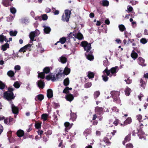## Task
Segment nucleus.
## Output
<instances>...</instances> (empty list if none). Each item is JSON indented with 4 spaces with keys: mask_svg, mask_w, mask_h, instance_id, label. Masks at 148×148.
<instances>
[{
    "mask_svg": "<svg viewBox=\"0 0 148 148\" xmlns=\"http://www.w3.org/2000/svg\"><path fill=\"white\" fill-rule=\"evenodd\" d=\"M13 90V88L11 87L9 88L8 91L4 93V97L8 100L13 99L14 97L13 93L12 92Z\"/></svg>",
    "mask_w": 148,
    "mask_h": 148,
    "instance_id": "f257e3e1",
    "label": "nucleus"
},
{
    "mask_svg": "<svg viewBox=\"0 0 148 148\" xmlns=\"http://www.w3.org/2000/svg\"><path fill=\"white\" fill-rule=\"evenodd\" d=\"M117 67L112 68L110 70H108L107 68H106L105 70L103 71V73L104 74L105 73H106V75L108 76L111 77L112 75H114L115 76V74L116 73V70Z\"/></svg>",
    "mask_w": 148,
    "mask_h": 148,
    "instance_id": "f03ea898",
    "label": "nucleus"
},
{
    "mask_svg": "<svg viewBox=\"0 0 148 148\" xmlns=\"http://www.w3.org/2000/svg\"><path fill=\"white\" fill-rule=\"evenodd\" d=\"M81 44L82 46L84 47L85 50L87 52H89L91 48L90 44L88 43L86 41H83L81 42Z\"/></svg>",
    "mask_w": 148,
    "mask_h": 148,
    "instance_id": "7ed1b4c3",
    "label": "nucleus"
},
{
    "mask_svg": "<svg viewBox=\"0 0 148 148\" xmlns=\"http://www.w3.org/2000/svg\"><path fill=\"white\" fill-rule=\"evenodd\" d=\"M71 12L69 10H66L65 11V14L62 16V20L63 21L66 22L69 21V19L70 16Z\"/></svg>",
    "mask_w": 148,
    "mask_h": 148,
    "instance_id": "20e7f679",
    "label": "nucleus"
},
{
    "mask_svg": "<svg viewBox=\"0 0 148 148\" xmlns=\"http://www.w3.org/2000/svg\"><path fill=\"white\" fill-rule=\"evenodd\" d=\"M73 35L74 36L72 38L75 41L77 39L79 40H82L84 38L82 34L79 32L78 33L75 35L74 34H73Z\"/></svg>",
    "mask_w": 148,
    "mask_h": 148,
    "instance_id": "39448f33",
    "label": "nucleus"
},
{
    "mask_svg": "<svg viewBox=\"0 0 148 148\" xmlns=\"http://www.w3.org/2000/svg\"><path fill=\"white\" fill-rule=\"evenodd\" d=\"M111 94L113 98L115 99L116 98H118L119 95V92L118 91H113L111 92Z\"/></svg>",
    "mask_w": 148,
    "mask_h": 148,
    "instance_id": "423d86ee",
    "label": "nucleus"
},
{
    "mask_svg": "<svg viewBox=\"0 0 148 148\" xmlns=\"http://www.w3.org/2000/svg\"><path fill=\"white\" fill-rule=\"evenodd\" d=\"M11 108L14 114H17L18 112V109L12 103H11Z\"/></svg>",
    "mask_w": 148,
    "mask_h": 148,
    "instance_id": "0eeeda50",
    "label": "nucleus"
},
{
    "mask_svg": "<svg viewBox=\"0 0 148 148\" xmlns=\"http://www.w3.org/2000/svg\"><path fill=\"white\" fill-rule=\"evenodd\" d=\"M65 98L67 100L71 102L73 99L74 97L72 95L69 94L66 96Z\"/></svg>",
    "mask_w": 148,
    "mask_h": 148,
    "instance_id": "6e6552de",
    "label": "nucleus"
},
{
    "mask_svg": "<svg viewBox=\"0 0 148 148\" xmlns=\"http://www.w3.org/2000/svg\"><path fill=\"white\" fill-rule=\"evenodd\" d=\"M67 60L66 58L63 56L60 57L58 59L59 61L63 64L66 63Z\"/></svg>",
    "mask_w": 148,
    "mask_h": 148,
    "instance_id": "1a4fd4ad",
    "label": "nucleus"
},
{
    "mask_svg": "<svg viewBox=\"0 0 148 148\" xmlns=\"http://www.w3.org/2000/svg\"><path fill=\"white\" fill-rule=\"evenodd\" d=\"M138 62L139 64L143 66H146V64H144L145 60H144L141 58H138Z\"/></svg>",
    "mask_w": 148,
    "mask_h": 148,
    "instance_id": "9d476101",
    "label": "nucleus"
},
{
    "mask_svg": "<svg viewBox=\"0 0 148 148\" xmlns=\"http://www.w3.org/2000/svg\"><path fill=\"white\" fill-rule=\"evenodd\" d=\"M47 95L49 98H50L53 97V92L51 90L49 89L47 90Z\"/></svg>",
    "mask_w": 148,
    "mask_h": 148,
    "instance_id": "9b49d317",
    "label": "nucleus"
},
{
    "mask_svg": "<svg viewBox=\"0 0 148 148\" xmlns=\"http://www.w3.org/2000/svg\"><path fill=\"white\" fill-rule=\"evenodd\" d=\"M3 41H5L7 42H8V40L4 36L3 34H2L0 35V42H3Z\"/></svg>",
    "mask_w": 148,
    "mask_h": 148,
    "instance_id": "f8f14e48",
    "label": "nucleus"
},
{
    "mask_svg": "<svg viewBox=\"0 0 148 148\" xmlns=\"http://www.w3.org/2000/svg\"><path fill=\"white\" fill-rule=\"evenodd\" d=\"M16 134L18 137H21L23 136L24 133L23 130H19L17 132Z\"/></svg>",
    "mask_w": 148,
    "mask_h": 148,
    "instance_id": "ddd939ff",
    "label": "nucleus"
},
{
    "mask_svg": "<svg viewBox=\"0 0 148 148\" xmlns=\"http://www.w3.org/2000/svg\"><path fill=\"white\" fill-rule=\"evenodd\" d=\"M131 57L134 59V60L138 56L137 54L134 51H132L131 54Z\"/></svg>",
    "mask_w": 148,
    "mask_h": 148,
    "instance_id": "4468645a",
    "label": "nucleus"
},
{
    "mask_svg": "<svg viewBox=\"0 0 148 148\" xmlns=\"http://www.w3.org/2000/svg\"><path fill=\"white\" fill-rule=\"evenodd\" d=\"M35 36H36L35 35V33L34 32H32L30 33L29 35V38L32 41H34V37Z\"/></svg>",
    "mask_w": 148,
    "mask_h": 148,
    "instance_id": "2eb2a0df",
    "label": "nucleus"
},
{
    "mask_svg": "<svg viewBox=\"0 0 148 148\" xmlns=\"http://www.w3.org/2000/svg\"><path fill=\"white\" fill-rule=\"evenodd\" d=\"M70 69L68 68L67 66L66 67L63 71L64 73L66 75H68L70 73Z\"/></svg>",
    "mask_w": 148,
    "mask_h": 148,
    "instance_id": "dca6fc26",
    "label": "nucleus"
},
{
    "mask_svg": "<svg viewBox=\"0 0 148 148\" xmlns=\"http://www.w3.org/2000/svg\"><path fill=\"white\" fill-rule=\"evenodd\" d=\"M38 85L40 88H42L44 86V84L43 82L40 80L38 82Z\"/></svg>",
    "mask_w": 148,
    "mask_h": 148,
    "instance_id": "f3484780",
    "label": "nucleus"
},
{
    "mask_svg": "<svg viewBox=\"0 0 148 148\" xmlns=\"http://www.w3.org/2000/svg\"><path fill=\"white\" fill-rule=\"evenodd\" d=\"M132 119L130 117H128L124 121L125 125H127L128 124L132 122Z\"/></svg>",
    "mask_w": 148,
    "mask_h": 148,
    "instance_id": "a211bd4d",
    "label": "nucleus"
},
{
    "mask_svg": "<svg viewBox=\"0 0 148 148\" xmlns=\"http://www.w3.org/2000/svg\"><path fill=\"white\" fill-rule=\"evenodd\" d=\"M9 45L8 43H5L2 45V49L3 51H5L7 48H9Z\"/></svg>",
    "mask_w": 148,
    "mask_h": 148,
    "instance_id": "6ab92c4d",
    "label": "nucleus"
},
{
    "mask_svg": "<svg viewBox=\"0 0 148 148\" xmlns=\"http://www.w3.org/2000/svg\"><path fill=\"white\" fill-rule=\"evenodd\" d=\"M131 91V90L130 88H126L125 90V94L126 95L128 96L130 95Z\"/></svg>",
    "mask_w": 148,
    "mask_h": 148,
    "instance_id": "aec40b11",
    "label": "nucleus"
},
{
    "mask_svg": "<svg viewBox=\"0 0 148 148\" xmlns=\"http://www.w3.org/2000/svg\"><path fill=\"white\" fill-rule=\"evenodd\" d=\"M130 136L128 135L126 136L125 138L124 141L123 142V144L125 145V143H126L127 142L130 141Z\"/></svg>",
    "mask_w": 148,
    "mask_h": 148,
    "instance_id": "412c9836",
    "label": "nucleus"
},
{
    "mask_svg": "<svg viewBox=\"0 0 148 148\" xmlns=\"http://www.w3.org/2000/svg\"><path fill=\"white\" fill-rule=\"evenodd\" d=\"M44 31L46 34L49 33L51 31V29L49 27L45 26L44 29Z\"/></svg>",
    "mask_w": 148,
    "mask_h": 148,
    "instance_id": "4be33fe9",
    "label": "nucleus"
},
{
    "mask_svg": "<svg viewBox=\"0 0 148 148\" xmlns=\"http://www.w3.org/2000/svg\"><path fill=\"white\" fill-rule=\"evenodd\" d=\"M101 3L102 4L103 6H107L109 5V2L107 0H103L101 2Z\"/></svg>",
    "mask_w": 148,
    "mask_h": 148,
    "instance_id": "5701e85b",
    "label": "nucleus"
},
{
    "mask_svg": "<svg viewBox=\"0 0 148 148\" xmlns=\"http://www.w3.org/2000/svg\"><path fill=\"white\" fill-rule=\"evenodd\" d=\"M119 27L120 31L121 32L125 31V28L123 25H120L119 26Z\"/></svg>",
    "mask_w": 148,
    "mask_h": 148,
    "instance_id": "b1692460",
    "label": "nucleus"
},
{
    "mask_svg": "<svg viewBox=\"0 0 148 148\" xmlns=\"http://www.w3.org/2000/svg\"><path fill=\"white\" fill-rule=\"evenodd\" d=\"M30 45H27L21 48L19 50V51L20 52H24L25 51L27 48L28 46H29Z\"/></svg>",
    "mask_w": 148,
    "mask_h": 148,
    "instance_id": "393cba45",
    "label": "nucleus"
},
{
    "mask_svg": "<svg viewBox=\"0 0 148 148\" xmlns=\"http://www.w3.org/2000/svg\"><path fill=\"white\" fill-rule=\"evenodd\" d=\"M7 75L9 77H12L14 75V72L12 71H9L7 72Z\"/></svg>",
    "mask_w": 148,
    "mask_h": 148,
    "instance_id": "a878e982",
    "label": "nucleus"
},
{
    "mask_svg": "<svg viewBox=\"0 0 148 148\" xmlns=\"http://www.w3.org/2000/svg\"><path fill=\"white\" fill-rule=\"evenodd\" d=\"M69 81L68 78H66L64 81V84L65 86H67L69 84Z\"/></svg>",
    "mask_w": 148,
    "mask_h": 148,
    "instance_id": "bb28decb",
    "label": "nucleus"
},
{
    "mask_svg": "<svg viewBox=\"0 0 148 148\" xmlns=\"http://www.w3.org/2000/svg\"><path fill=\"white\" fill-rule=\"evenodd\" d=\"M3 3L5 6H7L10 5L9 0H3Z\"/></svg>",
    "mask_w": 148,
    "mask_h": 148,
    "instance_id": "cd10ccee",
    "label": "nucleus"
},
{
    "mask_svg": "<svg viewBox=\"0 0 148 148\" xmlns=\"http://www.w3.org/2000/svg\"><path fill=\"white\" fill-rule=\"evenodd\" d=\"M48 115L46 114H43L41 116V118L44 121H46L47 119Z\"/></svg>",
    "mask_w": 148,
    "mask_h": 148,
    "instance_id": "c85d7f7f",
    "label": "nucleus"
},
{
    "mask_svg": "<svg viewBox=\"0 0 148 148\" xmlns=\"http://www.w3.org/2000/svg\"><path fill=\"white\" fill-rule=\"evenodd\" d=\"M38 77H40L42 79H43L45 77V74L43 72H41L40 73H39V72H38Z\"/></svg>",
    "mask_w": 148,
    "mask_h": 148,
    "instance_id": "c756f323",
    "label": "nucleus"
},
{
    "mask_svg": "<svg viewBox=\"0 0 148 148\" xmlns=\"http://www.w3.org/2000/svg\"><path fill=\"white\" fill-rule=\"evenodd\" d=\"M36 99L41 101L44 99V96L42 95H38L36 97Z\"/></svg>",
    "mask_w": 148,
    "mask_h": 148,
    "instance_id": "7c9ffc66",
    "label": "nucleus"
},
{
    "mask_svg": "<svg viewBox=\"0 0 148 148\" xmlns=\"http://www.w3.org/2000/svg\"><path fill=\"white\" fill-rule=\"evenodd\" d=\"M94 74L93 73L90 72H88V76L89 78H92L94 77Z\"/></svg>",
    "mask_w": 148,
    "mask_h": 148,
    "instance_id": "2f4dec72",
    "label": "nucleus"
},
{
    "mask_svg": "<svg viewBox=\"0 0 148 148\" xmlns=\"http://www.w3.org/2000/svg\"><path fill=\"white\" fill-rule=\"evenodd\" d=\"M66 41V38H65L63 37L61 38L60 40V41L58 42H60L61 43L63 44L65 43Z\"/></svg>",
    "mask_w": 148,
    "mask_h": 148,
    "instance_id": "473e14b6",
    "label": "nucleus"
},
{
    "mask_svg": "<svg viewBox=\"0 0 148 148\" xmlns=\"http://www.w3.org/2000/svg\"><path fill=\"white\" fill-rule=\"evenodd\" d=\"M43 71L44 73H49L50 71V69L49 67H46L45 68L43 69Z\"/></svg>",
    "mask_w": 148,
    "mask_h": 148,
    "instance_id": "72a5a7b5",
    "label": "nucleus"
},
{
    "mask_svg": "<svg viewBox=\"0 0 148 148\" xmlns=\"http://www.w3.org/2000/svg\"><path fill=\"white\" fill-rule=\"evenodd\" d=\"M71 119L73 120H74L77 117V115L75 113H73L71 114Z\"/></svg>",
    "mask_w": 148,
    "mask_h": 148,
    "instance_id": "f704fd0d",
    "label": "nucleus"
},
{
    "mask_svg": "<svg viewBox=\"0 0 148 148\" xmlns=\"http://www.w3.org/2000/svg\"><path fill=\"white\" fill-rule=\"evenodd\" d=\"M140 83L141 84L140 86L143 87V88H144L145 87V83L142 79L140 81Z\"/></svg>",
    "mask_w": 148,
    "mask_h": 148,
    "instance_id": "c9c22d12",
    "label": "nucleus"
},
{
    "mask_svg": "<svg viewBox=\"0 0 148 148\" xmlns=\"http://www.w3.org/2000/svg\"><path fill=\"white\" fill-rule=\"evenodd\" d=\"M17 32L16 31H11L10 32V35L13 36H15L16 35Z\"/></svg>",
    "mask_w": 148,
    "mask_h": 148,
    "instance_id": "e433bc0d",
    "label": "nucleus"
},
{
    "mask_svg": "<svg viewBox=\"0 0 148 148\" xmlns=\"http://www.w3.org/2000/svg\"><path fill=\"white\" fill-rule=\"evenodd\" d=\"M14 86L16 88H18L20 86V85L18 82H16L14 84Z\"/></svg>",
    "mask_w": 148,
    "mask_h": 148,
    "instance_id": "4c0bfd02",
    "label": "nucleus"
},
{
    "mask_svg": "<svg viewBox=\"0 0 148 148\" xmlns=\"http://www.w3.org/2000/svg\"><path fill=\"white\" fill-rule=\"evenodd\" d=\"M86 58L88 60H91L93 59V56L91 55H88L86 56Z\"/></svg>",
    "mask_w": 148,
    "mask_h": 148,
    "instance_id": "58836bf2",
    "label": "nucleus"
},
{
    "mask_svg": "<svg viewBox=\"0 0 148 148\" xmlns=\"http://www.w3.org/2000/svg\"><path fill=\"white\" fill-rule=\"evenodd\" d=\"M100 94V92L99 91H96L94 93V97L95 98H97L98 97Z\"/></svg>",
    "mask_w": 148,
    "mask_h": 148,
    "instance_id": "ea45409f",
    "label": "nucleus"
},
{
    "mask_svg": "<svg viewBox=\"0 0 148 148\" xmlns=\"http://www.w3.org/2000/svg\"><path fill=\"white\" fill-rule=\"evenodd\" d=\"M10 11L11 12L12 14H15L16 12V10L14 7L11 8H10Z\"/></svg>",
    "mask_w": 148,
    "mask_h": 148,
    "instance_id": "a19ab883",
    "label": "nucleus"
},
{
    "mask_svg": "<svg viewBox=\"0 0 148 148\" xmlns=\"http://www.w3.org/2000/svg\"><path fill=\"white\" fill-rule=\"evenodd\" d=\"M5 86V84L0 81V89H2L4 88Z\"/></svg>",
    "mask_w": 148,
    "mask_h": 148,
    "instance_id": "79ce46f5",
    "label": "nucleus"
},
{
    "mask_svg": "<svg viewBox=\"0 0 148 148\" xmlns=\"http://www.w3.org/2000/svg\"><path fill=\"white\" fill-rule=\"evenodd\" d=\"M126 148H133V146L132 144L129 143L127 144L126 145Z\"/></svg>",
    "mask_w": 148,
    "mask_h": 148,
    "instance_id": "37998d69",
    "label": "nucleus"
},
{
    "mask_svg": "<svg viewBox=\"0 0 148 148\" xmlns=\"http://www.w3.org/2000/svg\"><path fill=\"white\" fill-rule=\"evenodd\" d=\"M92 85L91 83H88L85 84V87L86 88H88L90 87Z\"/></svg>",
    "mask_w": 148,
    "mask_h": 148,
    "instance_id": "c03bdc74",
    "label": "nucleus"
},
{
    "mask_svg": "<svg viewBox=\"0 0 148 148\" xmlns=\"http://www.w3.org/2000/svg\"><path fill=\"white\" fill-rule=\"evenodd\" d=\"M140 42L143 44H145L147 43V41L146 39L142 38L140 40Z\"/></svg>",
    "mask_w": 148,
    "mask_h": 148,
    "instance_id": "a18cd8bd",
    "label": "nucleus"
},
{
    "mask_svg": "<svg viewBox=\"0 0 148 148\" xmlns=\"http://www.w3.org/2000/svg\"><path fill=\"white\" fill-rule=\"evenodd\" d=\"M125 81L126 82V83L128 84H129L132 82V80L129 78H128L127 79H125Z\"/></svg>",
    "mask_w": 148,
    "mask_h": 148,
    "instance_id": "49530a36",
    "label": "nucleus"
},
{
    "mask_svg": "<svg viewBox=\"0 0 148 148\" xmlns=\"http://www.w3.org/2000/svg\"><path fill=\"white\" fill-rule=\"evenodd\" d=\"M64 124L66 127H69V128H70L71 127V126H70L69 123L68 122L65 123Z\"/></svg>",
    "mask_w": 148,
    "mask_h": 148,
    "instance_id": "de8ad7c7",
    "label": "nucleus"
},
{
    "mask_svg": "<svg viewBox=\"0 0 148 148\" xmlns=\"http://www.w3.org/2000/svg\"><path fill=\"white\" fill-rule=\"evenodd\" d=\"M35 127L37 129H39L40 128L41 125L39 123H37L35 125Z\"/></svg>",
    "mask_w": 148,
    "mask_h": 148,
    "instance_id": "09e8293b",
    "label": "nucleus"
},
{
    "mask_svg": "<svg viewBox=\"0 0 148 148\" xmlns=\"http://www.w3.org/2000/svg\"><path fill=\"white\" fill-rule=\"evenodd\" d=\"M69 88L68 87H66L63 90V92L64 93H68L69 91Z\"/></svg>",
    "mask_w": 148,
    "mask_h": 148,
    "instance_id": "8fccbe9b",
    "label": "nucleus"
},
{
    "mask_svg": "<svg viewBox=\"0 0 148 148\" xmlns=\"http://www.w3.org/2000/svg\"><path fill=\"white\" fill-rule=\"evenodd\" d=\"M37 51L39 52H44V50L41 46H39L38 49Z\"/></svg>",
    "mask_w": 148,
    "mask_h": 148,
    "instance_id": "3c124183",
    "label": "nucleus"
},
{
    "mask_svg": "<svg viewBox=\"0 0 148 148\" xmlns=\"http://www.w3.org/2000/svg\"><path fill=\"white\" fill-rule=\"evenodd\" d=\"M102 77L103 80L105 81H106L108 80V77L107 76L104 75H102Z\"/></svg>",
    "mask_w": 148,
    "mask_h": 148,
    "instance_id": "603ef678",
    "label": "nucleus"
},
{
    "mask_svg": "<svg viewBox=\"0 0 148 148\" xmlns=\"http://www.w3.org/2000/svg\"><path fill=\"white\" fill-rule=\"evenodd\" d=\"M42 19L44 20H45L47 18V16L46 14H44L42 16Z\"/></svg>",
    "mask_w": 148,
    "mask_h": 148,
    "instance_id": "864d4df0",
    "label": "nucleus"
},
{
    "mask_svg": "<svg viewBox=\"0 0 148 148\" xmlns=\"http://www.w3.org/2000/svg\"><path fill=\"white\" fill-rule=\"evenodd\" d=\"M137 119L140 121L142 118V116L140 114H139L137 116Z\"/></svg>",
    "mask_w": 148,
    "mask_h": 148,
    "instance_id": "5fc2aeb1",
    "label": "nucleus"
},
{
    "mask_svg": "<svg viewBox=\"0 0 148 148\" xmlns=\"http://www.w3.org/2000/svg\"><path fill=\"white\" fill-rule=\"evenodd\" d=\"M35 33L36 36H37L40 34V32L39 30H36L34 32Z\"/></svg>",
    "mask_w": 148,
    "mask_h": 148,
    "instance_id": "6e6d98bb",
    "label": "nucleus"
},
{
    "mask_svg": "<svg viewBox=\"0 0 148 148\" xmlns=\"http://www.w3.org/2000/svg\"><path fill=\"white\" fill-rule=\"evenodd\" d=\"M20 69L21 67L19 65H16L14 67V69L16 70H19Z\"/></svg>",
    "mask_w": 148,
    "mask_h": 148,
    "instance_id": "4d7b16f0",
    "label": "nucleus"
},
{
    "mask_svg": "<svg viewBox=\"0 0 148 148\" xmlns=\"http://www.w3.org/2000/svg\"><path fill=\"white\" fill-rule=\"evenodd\" d=\"M112 111L114 112H118L119 111L118 109H117L116 107H113L112 108Z\"/></svg>",
    "mask_w": 148,
    "mask_h": 148,
    "instance_id": "13d9d810",
    "label": "nucleus"
},
{
    "mask_svg": "<svg viewBox=\"0 0 148 148\" xmlns=\"http://www.w3.org/2000/svg\"><path fill=\"white\" fill-rule=\"evenodd\" d=\"M104 141L106 143H108V142L109 143V138H107V137H105L103 139Z\"/></svg>",
    "mask_w": 148,
    "mask_h": 148,
    "instance_id": "bf43d9fd",
    "label": "nucleus"
},
{
    "mask_svg": "<svg viewBox=\"0 0 148 148\" xmlns=\"http://www.w3.org/2000/svg\"><path fill=\"white\" fill-rule=\"evenodd\" d=\"M3 130V128L2 126L0 124V135L2 132Z\"/></svg>",
    "mask_w": 148,
    "mask_h": 148,
    "instance_id": "052dcab7",
    "label": "nucleus"
},
{
    "mask_svg": "<svg viewBox=\"0 0 148 148\" xmlns=\"http://www.w3.org/2000/svg\"><path fill=\"white\" fill-rule=\"evenodd\" d=\"M9 120L7 118H5L4 119V123L6 124H8L9 123Z\"/></svg>",
    "mask_w": 148,
    "mask_h": 148,
    "instance_id": "680f3d73",
    "label": "nucleus"
},
{
    "mask_svg": "<svg viewBox=\"0 0 148 148\" xmlns=\"http://www.w3.org/2000/svg\"><path fill=\"white\" fill-rule=\"evenodd\" d=\"M51 75H50L47 76L46 77V78L48 80H49L51 79Z\"/></svg>",
    "mask_w": 148,
    "mask_h": 148,
    "instance_id": "e2e57ef3",
    "label": "nucleus"
},
{
    "mask_svg": "<svg viewBox=\"0 0 148 148\" xmlns=\"http://www.w3.org/2000/svg\"><path fill=\"white\" fill-rule=\"evenodd\" d=\"M128 10L129 12H131L133 8L132 7L130 6H128Z\"/></svg>",
    "mask_w": 148,
    "mask_h": 148,
    "instance_id": "0e129e2a",
    "label": "nucleus"
},
{
    "mask_svg": "<svg viewBox=\"0 0 148 148\" xmlns=\"http://www.w3.org/2000/svg\"><path fill=\"white\" fill-rule=\"evenodd\" d=\"M51 79L52 80V81H54L56 80V78L54 75H52Z\"/></svg>",
    "mask_w": 148,
    "mask_h": 148,
    "instance_id": "69168bd1",
    "label": "nucleus"
},
{
    "mask_svg": "<svg viewBox=\"0 0 148 148\" xmlns=\"http://www.w3.org/2000/svg\"><path fill=\"white\" fill-rule=\"evenodd\" d=\"M105 23L107 25H109L110 23V21L108 19H106L105 21Z\"/></svg>",
    "mask_w": 148,
    "mask_h": 148,
    "instance_id": "338daca9",
    "label": "nucleus"
},
{
    "mask_svg": "<svg viewBox=\"0 0 148 148\" xmlns=\"http://www.w3.org/2000/svg\"><path fill=\"white\" fill-rule=\"evenodd\" d=\"M144 34L145 35H148V31L147 29H145L144 32Z\"/></svg>",
    "mask_w": 148,
    "mask_h": 148,
    "instance_id": "774afa93",
    "label": "nucleus"
}]
</instances>
